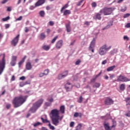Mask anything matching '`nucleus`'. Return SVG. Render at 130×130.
I'll list each match as a JSON object with an SVG mask.
<instances>
[{
	"instance_id": "nucleus-1",
	"label": "nucleus",
	"mask_w": 130,
	"mask_h": 130,
	"mask_svg": "<svg viewBox=\"0 0 130 130\" xmlns=\"http://www.w3.org/2000/svg\"><path fill=\"white\" fill-rule=\"evenodd\" d=\"M27 98L28 96L27 95H20L19 96L14 98L12 101V104H13L14 108H18V107H20V106L23 105V104L26 102Z\"/></svg>"
},
{
	"instance_id": "nucleus-2",
	"label": "nucleus",
	"mask_w": 130,
	"mask_h": 130,
	"mask_svg": "<svg viewBox=\"0 0 130 130\" xmlns=\"http://www.w3.org/2000/svg\"><path fill=\"white\" fill-rule=\"evenodd\" d=\"M51 114L53 124L56 126L58 125V123H59V110L56 109H53L51 111Z\"/></svg>"
},
{
	"instance_id": "nucleus-3",
	"label": "nucleus",
	"mask_w": 130,
	"mask_h": 130,
	"mask_svg": "<svg viewBox=\"0 0 130 130\" xmlns=\"http://www.w3.org/2000/svg\"><path fill=\"white\" fill-rule=\"evenodd\" d=\"M44 100L43 99H40L37 102L33 104L32 107L30 109L29 112H31V113H34L42 105Z\"/></svg>"
},
{
	"instance_id": "nucleus-4",
	"label": "nucleus",
	"mask_w": 130,
	"mask_h": 130,
	"mask_svg": "<svg viewBox=\"0 0 130 130\" xmlns=\"http://www.w3.org/2000/svg\"><path fill=\"white\" fill-rule=\"evenodd\" d=\"M111 46L107 47L106 44L103 45L99 50V54L100 55H105L107 53V51L111 49Z\"/></svg>"
},
{
	"instance_id": "nucleus-5",
	"label": "nucleus",
	"mask_w": 130,
	"mask_h": 130,
	"mask_svg": "<svg viewBox=\"0 0 130 130\" xmlns=\"http://www.w3.org/2000/svg\"><path fill=\"white\" fill-rule=\"evenodd\" d=\"M113 11H114L113 8H105L100 11V13L104 14L105 16H108V15H111Z\"/></svg>"
},
{
	"instance_id": "nucleus-6",
	"label": "nucleus",
	"mask_w": 130,
	"mask_h": 130,
	"mask_svg": "<svg viewBox=\"0 0 130 130\" xmlns=\"http://www.w3.org/2000/svg\"><path fill=\"white\" fill-rule=\"evenodd\" d=\"M1 55H3V57L2 58V61H0V75L3 74L4 70H5V68H6V60L5 59L6 57V54H2L0 55V56Z\"/></svg>"
},
{
	"instance_id": "nucleus-7",
	"label": "nucleus",
	"mask_w": 130,
	"mask_h": 130,
	"mask_svg": "<svg viewBox=\"0 0 130 130\" xmlns=\"http://www.w3.org/2000/svg\"><path fill=\"white\" fill-rule=\"evenodd\" d=\"M95 43H96V39L93 38L88 48V50L89 51H91V52L92 53H94V48H95Z\"/></svg>"
},
{
	"instance_id": "nucleus-8",
	"label": "nucleus",
	"mask_w": 130,
	"mask_h": 130,
	"mask_svg": "<svg viewBox=\"0 0 130 130\" xmlns=\"http://www.w3.org/2000/svg\"><path fill=\"white\" fill-rule=\"evenodd\" d=\"M20 38V35H18L16 37H15L11 41V45L13 46H17L19 42Z\"/></svg>"
},
{
	"instance_id": "nucleus-9",
	"label": "nucleus",
	"mask_w": 130,
	"mask_h": 130,
	"mask_svg": "<svg viewBox=\"0 0 130 130\" xmlns=\"http://www.w3.org/2000/svg\"><path fill=\"white\" fill-rule=\"evenodd\" d=\"M117 82H129L130 79L122 75H119L117 77Z\"/></svg>"
},
{
	"instance_id": "nucleus-10",
	"label": "nucleus",
	"mask_w": 130,
	"mask_h": 130,
	"mask_svg": "<svg viewBox=\"0 0 130 130\" xmlns=\"http://www.w3.org/2000/svg\"><path fill=\"white\" fill-rule=\"evenodd\" d=\"M73 84L69 82L67 83L64 85L67 92H70V91H72V90H73Z\"/></svg>"
},
{
	"instance_id": "nucleus-11",
	"label": "nucleus",
	"mask_w": 130,
	"mask_h": 130,
	"mask_svg": "<svg viewBox=\"0 0 130 130\" xmlns=\"http://www.w3.org/2000/svg\"><path fill=\"white\" fill-rule=\"evenodd\" d=\"M63 45V41L62 40L58 41L55 44V47L56 49H60L61 47H62Z\"/></svg>"
},
{
	"instance_id": "nucleus-12",
	"label": "nucleus",
	"mask_w": 130,
	"mask_h": 130,
	"mask_svg": "<svg viewBox=\"0 0 130 130\" xmlns=\"http://www.w3.org/2000/svg\"><path fill=\"white\" fill-rule=\"evenodd\" d=\"M113 103H114V101L110 98H107L105 100V104L106 105H111L112 104H113Z\"/></svg>"
},
{
	"instance_id": "nucleus-13",
	"label": "nucleus",
	"mask_w": 130,
	"mask_h": 130,
	"mask_svg": "<svg viewBox=\"0 0 130 130\" xmlns=\"http://www.w3.org/2000/svg\"><path fill=\"white\" fill-rule=\"evenodd\" d=\"M45 2H46V0H38V1L35 4V6L40 7V6H42V5L45 4Z\"/></svg>"
},
{
	"instance_id": "nucleus-14",
	"label": "nucleus",
	"mask_w": 130,
	"mask_h": 130,
	"mask_svg": "<svg viewBox=\"0 0 130 130\" xmlns=\"http://www.w3.org/2000/svg\"><path fill=\"white\" fill-rule=\"evenodd\" d=\"M47 72V73H41L39 74V77H40V78H42V77L44 76H47V75H48V74L49 73V70H48V69H46L45 70V72Z\"/></svg>"
},
{
	"instance_id": "nucleus-15",
	"label": "nucleus",
	"mask_w": 130,
	"mask_h": 130,
	"mask_svg": "<svg viewBox=\"0 0 130 130\" xmlns=\"http://www.w3.org/2000/svg\"><path fill=\"white\" fill-rule=\"evenodd\" d=\"M26 69L28 71L32 69V64H31V62H28L27 63H26Z\"/></svg>"
},
{
	"instance_id": "nucleus-16",
	"label": "nucleus",
	"mask_w": 130,
	"mask_h": 130,
	"mask_svg": "<svg viewBox=\"0 0 130 130\" xmlns=\"http://www.w3.org/2000/svg\"><path fill=\"white\" fill-rule=\"evenodd\" d=\"M72 14V12H71V10H66L63 12V16H68V15H71Z\"/></svg>"
},
{
	"instance_id": "nucleus-17",
	"label": "nucleus",
	"mask_w": 130,
	"mask_h": 130,
	"mask_svg": "<svg viewBox=\"0 0 130 130\" xmlns=\"http://www.w3.org/2000/svg\"><path fill=\"white\" fill-rule=\"evenodd\" d=\"M125 101L126 102V106H128V105H130V98H126L125 99ZM127 108H129V107H127Z\"/></svg>"
},
{
	"instance_id": "nucleus-18",
	"label": "nucleus",
	"mask_w": 130,
	"mask_h": 130,
	"mask_svg": "<svg viewBox=\"0 0 130 130\" xmlns=\"http://www.w3.org/2000/svg\"><path fill=\"white\" fill-rule=\"evenodd\" d=\"M82 113H78V112H75L74 114V117H80V118L82 117Z\"/></svg>"
},
{
	"instance_id": "nucleus-19",
	"label": "nucleus",
	"mask_w": 130,
	"mask_h": 130,
	"mask_svg": "<svg viewBox=\"0 0 130 130\" xmlns=\"http://www.w3.org/2000/svg\"><path fill=\"white\" fill-rule=\"evenodd\" d=\"M64 110H66V108L64 107V106H61L60 107V112L62 113V114H63L64 113Z\"/></svg>"
},
{
	"instance_id": "nucleus-20",
	"label": "nucleus",
	"mask_w": 130,
	"mask_h": 130,
	"mask_svg": "<svg viewBox=\"0 0 130 130\" xmlns=\"http://www.w3.org/2000/svg\"><path fill=\"white\" fill-rule=\"evenodd\" d=\"M46 37V36L45 35V34L44 32L41 33L40 36V40H44V39H45Z\"/></svg>"
},
{
	"instance_id": "nucleus-21",
	"label": "nucleus",
	"mask_w": 130,
	"mask_h": 130,
	"mask_svg": "<svg viewBox=\"0 0 130 130\" xmlns=\"http://www.w3.org/2000/svg\"><path fill=\"white\" fill-rule=\"evenodd\" d=\"M66 29L67 32H71V31H72V28H71V25H70V23L66 25Z\"/></svg>"
},
{
	"instance_id": "nucleus-22",
	"label": "nucleus",
	"mask_w": 130,
	"mask_h": 130,
	"mask_svg": "<svg viewBox=\"0 0 130 130\" xmlns=\"http://www.w3.org/2000/svg\"><path fill=\"white\" fill-rule=\"evenodd\" d=\"M102 14L100 13V12H99V13H97L95 15L96 19H98V20H101L102 17H101V15Z\"/></svg>"
},
{
	"instance_id": "nucleus-23",
	"label": "nucleus",
	"mask_w": 130,
	"mask_h": 130,
	"mask_svg": "<svg viewBox=\"0 0 130 130\" xmlns=\"http://www.w3.org/2000/svg\"><path fill=\"white\" fill-rule=\"evenodd\" d=\"M114 69H115V66L108 67L107 69V72H111V71H113Z\"/></svg>"
},
{
	"instance_id": "nucleus-24",
	"label": "nucleus",
	"mask_w": 130,
	"mask_h": 130,
	"mask_svg": "<svg viewBox=\"0 0 130 130\" xmlns=\"http://www.w3.org/2000/svg\"><path fill=\"white\" fill-rule=\"evenodd\" d=\"M67 8H69V4H66L60 10L61 13H63V10H66V9H67Z\"/></svg>"
},
{
	"instance_id": "nucleus-25",
	"label": "nucleus",
	"mask_w": 130,
	"mask_h": 130,
	"mask_svg": "<svg viewBox=\"0 0 130 130\" xmlns=\"http://www.w3.org/2000/svg\"><path fill=\"white\" fill-rule=\"evenodd\" d=\"M47 101H49V102H50V103H52V102H53L54 100L52 98V95L49 96L48 98L47 99Z\"/></svg>"
},
{
	"instance_id": "nucleus-26",
	"label": "nucleus",
	"mask_w": 130,
	"mask_h": 130,
	"mask_svg": "<svg viewBox=\"0 0 130 130\" xmlns=\"http://www.w3.org/2000/svg\"><path fill=\"white\" fill-rule=\"evenodd\" d=\"M64 78H66V75H63L62 74H60L58 76V80H61L62 79H63Z\"/></svg>"
},
{
	"instance_id": "nucleus-27",
	"label": "nucleus",
	"mask_w": 130,
	"mask_h": 130,
	"mask_svg": "<svg viewBox=\"0 0 130 130\" xmlns=\"http://www.w3.org/2000/svg\"><path fill=\"white\" fill-rule=\"evenodd\" d=\"M41 119L43 123H49V122H50L49 120H48L47 119H44L43 117H42Z\"/></svg>"
},
{
	"instance_id": "nucleus-28",
	"label": "nucleus",
	"mask_w": 130,
	"mask_h": 130,
	"mask_svg": "<svg viewBox=\"0 0 130 130\" xmlns=\"http://www.w3.org/2000/svg\"><path fill=\"white\" fill-rule=\"evenodd\" d=\"M104 127L106 129H110V126H109V123H104Z\"/></svg>"
},
{
	"instance_id": "nucleus-29",
	"label": "nucleus",
	"mask_w": 130,
	"mask_h": 130,
	"mask_svg": "<svg viewBox=\"0 0 130 130\" xmlns=\"http://www.w3.org/2000/svg\"><path fill=\"white\" fill-rule=\"evenodd\" d=\"M125 89V85H124V84H121L120 86V90H121V91H124Z\"/></svg>"
},
{
	"instance_id": "nucleus-30",
	"label": "nucleus",
	"mask_w": 130,
	"mask_h": 130,
	"mask_svg": "<svg viewBox=\"0 0 130 130\" xmlns=\"http://www.w3.org/2000/svg\"><path fill=\"white\" fill-rule=\"evenodd\" d=\"M43 49H44V50H49V49H50V47L49 46H46V45H44L43 47Z\"/></svg>"
},
{
	"instance_id": "nucleus-31",
	"label": "nucleus",
	"mask_w": 130,
	"mask_h": 130,
	"mask_svg": "<svg viewBox=\"0 0 130 130\" xmlns=\"http://www.w3.org/2000/svg\"><path fill=\"white\" fill-rule=\"evenodd\" d=\"M48 126L50 128V129H52V130H54L55 129V127H54V126L52 125H51V124L50 123V122H49V123L48 124Z\"/></svg>"
},
{
	"instance_id": "nucleus-32",
	"label": "nucleus",
	"mask_w": 130,
	"mask_h": 130,
	"mask_svg": "<svg viewBox=\"0 0 130 130\" xmlns=\"http://www.w3.org/2000/svg\"><path fill=\"white\" fill-rule=\"evenodd\" d=\"M82 128V123H79L77 125L76 130H81Z\"/></svg>"
},
{
	"instance_id": "nucleus-33",
	"label": "nucleus",
	"mask_w": 130,
	"mask_h": 130,
	"mask_svg": "<svg viewBox=\"0 0 130 130\" xmlns=\"http://www.w3.org/2000/svg\"><path fill=\"white\" fill-rule=\"evenodd\" d=\"M41 124H42V123H41L40 122H38L35 123L34 124V126H35V127H36V126L41 125Z\"/></svg>"
},
{
	"instance_id": "nucleus-34",
	"label": "nucleus",
	"mask_w": 130,
	"mask_h": 130,
	"mask_svg": "<svg viewBox=\"0 0 130 130\" xmlns=\"http://www.w3.org/2000/svg\"><path fill=\"white\" fill-rule=\"evenodd\" d=\"M110 24L108 25L107 27L103 28V30H105V29H107V28H109L110 26H112V25H113V21H110Z\"/></svg>"
},
{
	"instance_id": "nucleus-35",
	"label": "nucleus",
	"mask_w": 130,
	"mask_h": 130,
	"mask_svg": "<svg viewBox=\"0 0 130 130\" xmlns=\"http://www.w3.org/2000/svg\"><path fill=\"white\" fill-rule=\"evenodd\" d=\"M45 15V13L44 12V11H41L40 12V16H41V17H44V15Z\"/></svg>"
},
{
	"instance_id": "nucleus-36",
	"label": "nucleus",
	"mask_w": 130,
	"mask_h": 130,
	"mask_svg": "<svg viewBox=\"0 0 130 130\" xmlns=\"http://www.w3.org/2000/svg\"><path fill=\"white\" fill-rule=\"evenodd\" d=\"M57 38H58V36H56L51 41V43L53 44L54 43V42H55V41H56V40L57 39Z\"/></svg>"
},
{
	"instance_id": "nucleus-37",
	"label": "nucleus",
	"mask_w": 130,
	"mask_h": 130,
	"mask_svg": "<svg viewBox=\"0 0 130 130\" xmlns=\"http://www.w3.org/2000/svg\"><path fill=\"white\" fill-rule=\"evenodd\" d=\"M62 74L63 76H66V77H67V76L69 75V71L68 70L65 71Z\"/></svg>"
},
{
	"instance_id": "nucleus-38",
	"label": "nucleus",
	"mask_w": 130,
	"mask_h": 130,
	"mask_svg": "<svg viewBox=\"0 0 130 130\" xmlns=\"http://www.w3.org/2000/svg\"><path fill=\"white\" fill-rule=\"evenodd\" d=\"M10 20V17L9 16L6 17V18H3L2 19V20L4 21V22H6L8 20Z\"/></svg>"
},
{
	"instance_id": "nucleus-39",
	"label": "nucleus",
	"mask_w": 130,
	"mask_h": 130,
	"mask_svg": "<svg viewBox=\"0 0 130 130\" xmlns=\"http://www.w3.org/2000/svg\"><path fill=\"white\" fill-rule=\"evenodd\" d=\"M82 102H83V97L82 96H80L79 99L78 101V103H82Z\"/></svg>"
},
{
	"instance_id": "nucleus-40",
	"label": "nucleus",
	"mask_w": 130,
	"mask_h": 130,
	"mask_svg": "<svg viewBox=\"0 0 130 130\" xmlns=\"http://www.w3.org/2000/svg\"><path fill=\"white\" fill-rule=\"evenodd\" d=\"M100 87V83H96L93 85V88H99Z\"/></svg>"
},
{
	"instance_id": "nucleus-41",
	"label": "nucleus",
	"mask_w": 130,
	"mask_h": 130,
	"mask_svg": "<svg viewBox=\"0 0 130 130\" xmlns=\"http://www.w3.org/2000/svg\"><path fill=\"white\" fill-rule=\"evenodd\" d=\"M84 1H85V0H81V1H79L77 4V7L81 6V5H82V4L84 2Z\"/></svg>"
},
{
	"instance_id": "nucleus-42",
	"label": "nucleus",
	"mask_w": 130,
	"mask_h": 130,
	"mask_svg": "<svg viewBox=\"0 0 130 130\" xmlns=\"http://www.w3.org/2000/svg\"><path fill=\"white\" fill-rule=\"evenodd\" d=\"M10 64H11L12 67H15L16 65V61L11 60Z\"/></svg>"
},
{
	"instance_id": "nucleus-43",
	"label": "nucleus",
	"mask_w": 130,
	"mask_h": 130,
	"mask_svg": "<svg viewBox=\"0 0 130 130\" xmlns=\"http://www.w3.org/2000/svg\"><path fill=\"white\" fill-rule=\"evenodd\" d=\"M11 60L16 62V60H17V56H13L12 57V59H11Z\"/></svg>"
},
{
	"instance_id": "nucleus-44",
	"label": "nucleus",
	"mask_w": 130,
	"mask_h": 130,
	"mask_svg": "<svg viewBox=\"0 0 130 130\" xmlns=\"http://www.w3.org/2000/svg\"><path fill=\"white\" fill-rule=\"evenodd\" d=\"M91 6L92 8H96V7H97V4H96V2H93L91 4Z\"/></svg>"
},
{
	"instance_id": "nucleus-45",
	"label": "nucleus",
	"mask_w": 130,
	"mask_h": 130,
	"mask_svg": "<svg viewBox=\"0 0 130 130\" xmlns=\"http://www.w3.org/2000/svg\"><path fill=\"white\" fill-rule=\"evenodd\" d=\"M125 116L127 117H130V111H128L125 114Z\"/></svg>"
},
{
	"instance_id": "nucleus-46",
	"label": "nucleus",
	"mask_w": 130,
	"mask_h": 130,
	"mask_svg": "<svg viewBox=\"0 0 130 130\" xmlns=\"http://www.w3.org/2000/svg\"><path fill=\"white\" fill-rule=\"evenodd\" d=\"M130 16V14L129 13H126V14H125L123 16V18H124V19H125V18H127L128 17H129Z\"/></svg>"
},
{
	"instance_id": "nucleus-47",
	"label": "nucleus",
	"mask_w": 130,
	"mask_h": 130,
	"mask_svg": "<svg viewBox=\"0 0 130 130\" xmlns=\"http://www.w3.org/2000/svg\"><path fill=\"white\" fill-rule=\"evenodd\" d=\"M80 63H81V60L78 59V60L76 61V62H75V64L76 66H79V64H80Z\"/></svg>"
},
{
	"instance_id": "nucleus-48",
	"label": "nucleus",
	"mask_w": 130,
	"mask_h": 130,
	"mask_svg": "<svg viewBox=\"0 0 130 130\" xmlns=\"http://www.w3.org/2000/svg\"><path fill=\"white\" fill-rule=\"evenodd\" d=\"M24 63V60H22L21 61H20L18 64H19V67L21 68V66L23 64V63Z\"/></svg>"
},
{
	"instance_id": "nucleus-49",
	"label": "nucleus",
	"mask_w": 130,
	"mask_h": 130,
	"mask_svg": "<svg viewBox=\"0 0 130 130\" xmlns=\"http://www.w3.org/2000/svg\"><path fill=\"white\" fill-rule=\"evenodd\" d=\"M116 126V122L113 121V125H112L111 127H115Z\"/></svg>"
},
{
	"instance_id": "nucleus-50",
	"label": "nucleus",
	"mask_w": 130,
	"mask_h": 130,
	"mask_svg": "<svg viewBox=\"0 0 130 130\" xmlns=\"http://www.w3.org/2000/svg\"><path fill=\"white\" fill-rule=\"evenodd\" d=\"M74 125H75V122H71L70 123V127H74Z\"/></svg>"
},
{
	"instance_id": "nucleus-51",
	"label": "nucleus",
	"mask_w": 130,
	"mask_h": 130,
	"mask_svg": "<svg viewBox=\"0 0 130 130\" xmlns=\"http://www.w3.org/2000/svg\"><path fill=\"white\" fill-rule=\"evenodd\" d=\"M102 74V71H101L100 73H99L98 75H96L95 79H97L98 77H100V76H101Z\"/></svg>"
},
{
	"instance_id": "nucleus-52",
	"label": "nucleus",
	"mask_w": 130,
	"mask_h": 130,
	"mask_svg": "<svg viewBox=\"0 0 130 130\" xmlns=\"http://www.w3.org/2000/svg\"><path fill=\"white\" fill-rule=\"evenodd\" d=\"M19 80H21V81H24L26 80V77L25 76H22L19 78Z\"/></svg>"
},
{
	"instance_id": "nucleus-53",
	"label": "nucleus",
	"mask_w": 130,
	"mask_h": 130,
	"mask_svg": "<svg viewBox=\"0 0 130 130\" xmlns=\"http://www.w3.org/2000/svg\"><path fill=\"white\" fill-rule=\"evenodd\" d=\"M123 39L124 40H126L127 41H128L129 40V39L128 38V37H127V36H124Z\"/></svg>"
},
{
	"instance_id": "nucleus-54",
	"label": "nucleus",
	"mask_w": 130,
	"mask_h": 130,
	"mask_svg": "<svg viewBox=\"0 0 130 130\" xmlns=\"http://www.w3.org/2000/svg\"><path fill=\"white\" fill-rule=\"evenodd\" d=\"M49 23L50 26H53V25H54V22L52 21H49Z\"/></svg>"
},
{
	"instance_id": "nucleus-55",
	"label": "nucleus",
	"mask_w": 130,
	"mask_h": 130,
	"mask_svg": "<svg viewBox=\"0 0 130 130\" xmlns=\"http://www.w3.org/2000/svg\"><path fill=\"white\" fill-rule=\"evenodd\" d=\"M6 108L7 109H10L11 108V104H8L7 105H6Z\"/></svg>"
},
{
	"instance_id": "nucleus-56",
	"label": "nucleus",
	"mask_w": 130,
	"mask_h": 130,
	"mask_svg": "<svg viewBox=\"0 0 130 130\" xmlns=\"http://www.w3.org/2000/svg\"><path fill=\"white\" fill-rule=\"evenodd\" d=\"M115 77V75L112 74V75L110 76V79L111 80H112V79H113V78H114Z\"/></svg>"
},
{
	"instance_id": "nucleus-57",
	"label": "nucleus",
	"mask_w": 130,
	"mask_h": 130,
	"mask_svg": "<svg viewBox=\"0 0 130 130\" xmlns=\"http://www.w3.org/2000/svg\"><path fill=\"white\" fill-rule=\"evenodd\" d=\"M45 105H46V106H50V105H51V104L50 103L46 102Z\"/></svg>"
},
{
	"instance_id": "nucleus-58",
	"label": "nucleus",
	"mask_w": 130,
	"mask_h": 130,
	"mask_svg": "<svg viewBox=\"0 0 130 130\" xmlns=\"http://www.w3.org/2000/svg\"><path fill=\"white\" fill-rule=\"evenodd\" d=\"M12 11V7H7V11L11 12Z\"/></svg>"
},
{
	"instance_id": "nucleus-59",
	"label": "nucleus",
	"mask_w": 130,
	"mask_h": 130,
	"mask_svg": "<svg viewBox=\"0 0 130 130\" xmlns=\"http://www.w3.org/2000/svg\"><path fill=\"white\" fill-rule=\"evenodd\" d=\"M107 63V60H104L103 61L102 64H106Z\"/></svg>"
},
{
	"instance_id": "nucleus-60",
	"label": "nucleus",
	"mask_w": 130,
	"mask_h": 130,
	"mask_svg": "<svg viewBox=\"0 0 130 130\" xmlns=\"http://www.w3.org/2000/svg\"><path fill=\"white\" fill-rule=\"evenodd\" d=\"M47 34H49V33H50V32H51V30L49 28H48L47 29V31H46Z\"/></svg>"
},
{
	"instance_id": "nucleus-61",
	"label": "nucleus",
	"mask_w": 130,
	"mask_h": 130,
	"mask_svg": "<svg viewBox=\"0 0 130 130\" xmlns=\"http://www.w3.org/2000/svg\"><path fill=\"white\" fill-rule=\"evenodd\" d=\"M31 83L30 82V81H26L25 83H24V85H29Z\"/></svg>"
},
{
	"instance_id": "nucleus-62",
	"label": "nucleus",
	"mask_w": 130,
	"mask_h": 130,
	"mask_svg": "<svg viewBox=\"0 0 130 130\" xmlns=\"http://www.w3.org/2000/svg\"><path fill=\"white\" fill-rule=\"evenodd\" d=\"M15 80H16V78L15 77V76L13 75L12 77L11 81H15Z\"/></svg>"
},
{
	"instance_id": "nucleus-63",
	"label": "nucleus",
	"mask_w": 130,
	"mask_h": 130,
	"mask_svg": "<svg viewBox=\"0 0 130 130\" xmlns=\"http://www.w3.org/2000/svg\"><path fill=\"white\" fill-rule=\"evenodd\" d=\"M126 28H130V23H128L125 25Z\"/></svg>"
},
{
	"instance_id": "nucleus-64",
	"label": "nucleus",
	"mask_w": 130,
	"mask_h": 130,
	"mask_svg": "<svg viewBox=\"0 0 130 130\" xmlns=\"http://www.w3.org/2000/svg\"><path fill=\"white\" fill-rule=\"evenodd\" d=\"M8 2H9V0H4V1L2 2V4H6V3H8Z\"/></svg>"
}]
</instances>
